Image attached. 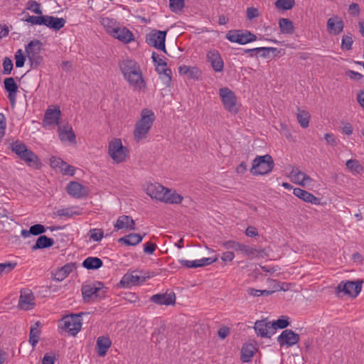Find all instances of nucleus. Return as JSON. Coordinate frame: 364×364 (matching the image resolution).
Here are the masks:
<instances>
[{
    "label": "nucleus",
    "instance_id": "obj_55",
    "mask_svg": "<svg viewBox=\"0 0 364 364\" xmlns=\"http://www.w3.org/2000/svg\"><path fill=\"white\" fill-rule=\"evenodd\" d=\"M271 324L273 326L274 331L277 328L280 329L287 328L289 325V322L287 319L279 318L273 323H271Z\"/></svg>",
    "mask_w": 364,
    "mask_h": 364
},
{
    "label": "nucleus",
    "instance_id": "obj_33",
    "mask_svg": "<svg viewBox=\"0 0 364 364\" xmlns=\"http://www.w3.org/2000/svg\"><path fill=\"white\" fill-rule=\"evenodd\" d=\"M144 236L137 233H130L118 240L119 243L125 245L134 246L140 243L143 240Z\"/></svg>",
    "mask_w": 364,
    "mask_h": 364
},
{
    "label": "nucleus",
    "instance_id": "obj_11",
    "mask_svg": "<svg viewBox=\"0 0 364 364\" xmlns=\"http://www.w3.org/2000/svg\"><path fill=\"white\" fill-rule=\"evenodd\" d=\"M166 31H154L147 36L146 42L149 46L166 53Z\"/></svg>",
    "mask_w": 364,
    "mask_h": 364
},
{
    "label": "nucleus",
    "instance_id": "obj_2",
    "mask_svg": "<svg viewBox=\"0 0 364 364\" xmlns=\"http://www.w3.org/2000/svg\"><path fill=\"white\" fill-rule=\"evenodd\" d=\"M154 119L155 115L152 110L149 109L141 110L140 119L136 122L134 131V138L136 142L147 137Z\"/></svg>",
    "mask_w": 364,
    "mask_h": 364
},
{
    "label": "nucleus",
    "instance_id": "obj_29",
    "mask_svg": "<svg viewBox=\"0 0 364 364\" xmlns=\"http://www.w3.org/2000/svg\"><path fill=\"white\" fill-rule=\"evenodd\" d=\"M144 281L145 278H141V277L136 274H134L133 273H127L122 277L120 281V284L124 287H128L129 286L138 285L143 283Z\"/></svg>",
    "mask_w": 364,
    "mask_h": 364
},
{
    "label": "nucleus",
    "instance_id": "obj_53",
    "mask_svg": "<svg viewBox=\"0 0 364 364\" xmlns=\"http://www.w3.org/2000/svg\"><path fill=\"white\" fill-rule=\"evenodd\" d=\"M13 62L9 57H5L3 60V74L9 75L13 69Z\"/></svg>",
    "mask_w": 364,
    "mask_h": 364
},
{
    "label": "nucleus",
    "instance_id": "obj_19",
    "mask_svg": "<svg viewBox=\"0 0 364 364\" xmlns=\"http://www.w3.org/2000/svg\"><path fill=\"white\" fill-rule=\"evenodd\" d=\"M34 296L31 290H23L21 291V296L18 301V306L23 310H30L33 308Z\"/></svg>",
    "mask_w": 364,
    "mask_h": 364
},
{
    "label": "nucleus",
    "instance_id": "obj_54",
    "mask_svg": "<svg viewBox=\"0 0 364 364\" xmlns=\"http://www.w3.org/2000/svg\"><path fill=\"white\" fill-rule=\"evenodd\" d=\"M55 214L60 217L65 216V217L70 218L75 215H80V213L77 212V211H73V210H70L69 208H63V209L58 210L55 212Z\"/></svg>",
    "mask_w": 364,
    "mask_h": 364
},
{
    "label": "nucleus",
    "instance_id": "obj_40",
    "mask_svg": "<svg viewBox=\"0 0 364 364\" xmlns=\"http://www.w3.org/2000/svg\"><path fill=\"white\" fill-rule=\"evenodd\" d=\"M274 290H259L254 288H249L247 289V292L250 295L253 296H269L272 294L275 291L277 290H283L284 289L282 287H279V284L277 285V287H274Z\"/></svg>",
    "mask_w": 364,
    "mask_h": 364
},
{
    "label": "nucleus",
    "instance_id": "obj_49",
    "mask_svg": "<svg viewBox=\"0 0 364 364\" xmlns=\"http://www.w3.org/2000/svg\"><path fill=\"white\" fill-rule=\"evenodd\" d=\"M104 237V232L102 229L93 228L90 230V238L95 242H100Z\"/></svg>",
    "mask_w": 364,
    "mask_h": 364
},
{
    "label": "nucleus",
    "instance_id": "obj_50",
    "mask_svg": "<svg viewBox=\"0 0 364 364\" xmlns=\"http://www.w3.org/2000/svg\"><path fill=\"white\" fill-rule=\"evenodd\" d=\"M169 7L173 12H180L184 7V0H169Z\"/></svg>",
    "mask_w": 364,
    "mask_h": 364
},
{
    "label": "nucleus",
    "instance_id": "obj_25",
    "mask_svg": "<svg viewBox=\"0 0 364 364\" xmlns=\"http://www.w3.org/2000/svg\"><path fill=\"white\" fill-rule=\"evenodd\" d=\"M327 30L330 34L338 35L341 33L344 28L343 21L338 16H333L328 18L327 21Z\"/></svg>",
    "mask_w": 364,
    "mask_h": 364
},
{
    "label": "nucleus",
    "instance_id": "obj_43",
    "mask_svg": "<svg viewBox=\"0 0 364 364\" xmlns=\"http://www.w3.org/2000/svg\"><path fill=\"white\" fill-rule=\"evenodd\" d=\"M295 4V0H277L274 3L276 8L282 10H290Z\"/></svg>",
    "mask_w": 364,
    "mask_h": 364
},
{
    "label": "nucleus",
    "instance_id": "obj_8",
    "mask_svg": "<svg viewBox=\"0 0 364 364\" xmlns=\"http://www.w3.org/2000/svg\"><path fill=\"white\" fill-rule=\"evenodd\" d=\"M83 314H85L82 312L65 316L62 320L63 323L62 328L71 336H75L82 328L81 316Z\"/></svg>",
    "mask_w": 364,
    "mask_h": 364
},
{
    "label": "nucleus",
    "instance_id": "obj_17",
    "mask_svg": "<svg viewBox=\"0 0 364 364\" xmlns=\"http://www.w3.org/2000/svg\"><path fill=\"white\" fill-rule=\"evenodd\" d=\"M254 328L257 335L262 337L269 338L274 334V327L270 321L265 320L257 321L255 323Z\"/></svg>",
    "mask_w": 364,
    "mask_h": 364
},
{
    "label": "nucleus",
    "instance_id": "obj_13",
    "mask_svg": "<svg viewBox=\"0 0 364 364\" xmlns=\"http://www.w3.org/2000/svg\"><path fill=\"white\" fill-rule=\"evenodd\" d=\"M289 178L293 183L301 186H309L313 181L312 178H311L304 172L300 171L297 167H294L292 168L289 173Z\"/></svg>",
    "mask_w": 364,
    "mask_h": 364
},
{
    "label": "nucleus",
    "instance_id": "obj_45",
    "mask_svg": "<svg viewBox=\"0 0 364 364\" xmlns=\"http://www.w3.org/2000/svg\"><path fill=\"white\" fill-rule=\"evenodd\" d=\"M16 262H14L0 263V276L10 273L16 267Z\"/></svg>",
    "mask_w": 364,
    "mask_h": 364
},
{
    "label": "nucleus",
    "instance_id": "obj_42",
    "mask_svg": "<svg viewBox=\"0 0 364 364\" xmlns=\"http://www.w3.org/2000/svg\"><path fill=\"white\" fill-rule=\"evenodd\" d=\"M25 9L37 15H41L43 14L41 4L34 0L28 1L26 4Z\"/></svg>",
    "mask_w": 364,
    "mask_h": 364
},
{
    "label": "nucleus",
    "instance_id": "obj_62",
    "mask_svg": "<svg viewBox=\"0 0 364 364\" xmlns=\"http://www.w3.org/2000/svg\"><path fill=\"white\" fill-rule=\"evenodd\" d=\"M156 248V244L149 242L144 245V252L149 255H152L154 252Z\"/></svg>",
    "mask_w": 364,
    "mask_h": 364
},
{
    "label": "nucleus",
    "instance_id": "obj_63",
    "mask_svg": "<svg viewBox=\"0 0 364 364\" xmlns=\"http://www.w3.org/2000/svg\"><path fill=\"white\" fill-rule=\"evenodd\" d=\"M56 358L54 355L46 354L43 358L42 364H54Z\"/></svg>",
    "mask_w": 364,
    "mask_h": 364
},
{
    "label": "nucleus",
    "instance_id": "obj_44",
    "mask_svg": "<svg viewBox=\"0 0 364 364\" xmlns=\"http://www.w3.org/2000/svg\"><path fill=\"white\" fill-rule=\"evenodd\" d=\"M310 115L308 112L302 110L297 114V120L303 128L309 127Z\"/></svg>",
    "mask_w": 364,
    "mask_h": 364
},
{
    "label": "nucleus",
    "instance_id": "obj_64",
    "mask_svg": "<svg viewBox=\"0 0 364 364\" xmlns=\"http://www.w3.org/2000/svg\"><path fill=\"white\" fill-rule=\"evenodd\" d=\"M247 16L249 19H252L259 16V11L255 8L250 7L247 10Z\"/></svg>",
    "mask_w": 364,
    "mask_h": 364
},
{
    "label": "nucleus",
    "instance_id": "obj_26",
    "mask_svg": "<svg viewBox=\"0 0 364 364\" xmlns=\"http://www.w3.org/2000/svg\"><path fill=\"white\" fill-rule=\"evenodd\" d=\"M60 116L61 112L59 108L48 109L44 115L43 123L46 125H58Z\"/></svg>",
    "mask_w": 364,
    "mask_h": 364
},
{
    "label": "nucleus",
    "instance_id": "obj_31",
    "mask_svg": "<svg viewBox=\"0 0 364 364\" xmlns=\"http://www.w3.org/2000/svg\"><path fill=\"white\" fill-rule=\"evenodd\" d=\"M111 345L112 342L108 337H99L97 340L96 344V352L97 355L100 357H104Z\"/></svg>",
    "mask_w": 364,
    "mask_h": 364
},
{
    "label": "nucleus",
    "instance_id": "obj_5",
    "mask_svg": "<svg viewBox=\"0 0 364 364\" xmlns=\"http://www.w3.org/2000/svg\"><path fill=\"white\" fill-rule=\"evenodd\" d=\"M274 167L272 157L266 154L257 156L252 161V166L250 172L253 175H264L270 173Z\"/></svg>",
    "mask_w": 364,
    "mask_h": 364
},
{
    "label": "nucleus",
    "instance_id": "obj_35",
    "mask_svg": "<svg viewBox=\"0 0 364 364\" xmlns=\"http://www.w3.org/2000/svg\"><path fill=\"white\" fill-rule=\"evenodd\" d=\"M75 268V263H68L62 267L55 274L54 279L56 281L60 282L63 281L65 278L68 277V275L71 273L73 269Z\"/></svg>",
    "mask_w": 364,
    "mask_h": 364
},
{
    "label": "nucleus",
    "instance_id": "obj_30",
    "mask_svg": "<svg viewBox=\"0 0 364 364\" xmlns=\"http://www.w3.org/2000/svg\"><path fill=\"white\" fill-rule=\"evenodd\" d=\"M58 136L62 141L75 142V134L71 127L59 126Z\"/></svg>",
    "mask_w": 364,
    "mask_h": 364
},
{
    "label": "nucleus",
    "instance_id": "obj_38",
    "mask_svg": "<svg viewBox=\"0 0 364 364\" xmlns=\"http://www.w3.org/2000/svg\"><path fill=\"white\" fill-rule=\"evenodd\" d=\"M165 193L166 194L162 202L166 203L179 204L183 200V197L181 195L175 192H171V190L168 188H166Z\"/></svg>",
    "mask_w": 364,
    "mask_h": 364
},
{
    "label": "nucleus",
    "instance_id": "obj_60",
    "mask_svg": "<svg viewBox=\"0 0 364 364\" xmlns=\"http://www.w3.org/2000/svg\"><path fill=\"white\" fill-rule=\"evenodd\" d=\"M151 58L156 65V66H162V67H164V66H166V63L159 57V55H157L156 53H152V56H151Z\"/></svg>",
    "mask_w": 364,
    "mask_h": 364
},
{
    "label": "nucleus",
    "instance_id": "obj_23",
    "mask_svg": "<svg viewBox=\"0 0 364 364\" xmlns=\"http://www.w3.org/2000/svg\"><path fill=\"white\" fill-rule=\"evenodd\" d=\"M43 26L53 29L55 31H59L64 27L66 21L63 18H58L49 15H44Z\"/></svg>",
    "mask_w": 364,
    "mask_h": 364
},
{
    "label": "nucleus",
    "instance_id": "obj_4",
    "mask_svg": "<svg viewBox=\"0 0 364 364\" xmlns=\"http://www.w3.org/2000/svg\"><path fill=\"white\" fill-rule=\"evenodd\" d=\"M82 294L85 303L95 301L105 296L106 290L102 282H93L82 287Z\"/></svg>",
    "mask_w": 364,
    "mask_h": 364
},
{
    "label": "nucleus",
    "instance_id": "obj_12",
    "mask_svg": "<svg viewBox=\"0 0 364 364\" xmlns=\"http://www.w3.org/2000/svg\"><path fill=\"white\" fill-rule=\"evenodd\" d=\"M300 339L299 334L292 330L286 329L277 338V342L281 346L290 347L296 344Z\"/></svg>",
    "mask_w": 364,
    "mask_h": 364
},
{
    "label": "nucleus",
    "instance_id": "obj_47",
    "mask_svg": "<svg viewBox=\"0 0 364 364\" xmlns=\"http://www.w3.org/2000/svg\"><path fill=\"white\" fill-rule=\"evenodd\" d=\"M40 331L37 327L31 326L29 334V343L33 347H35L38 342Z\"/></svg>",
    "mask_w": 364,
    "mask_h": 364
},
{
    "label": "nucleus",
    "instance_id": "obj_59",
    "mask_svg": "<svg viewBox=\"0 0 364 364\" xmlns=\"http://www.w3.org/2000/svg\"><path fill=\"white\" fill-rule=\"evenodd\" d=\"M240 33H239V31H237L235 33H232L230 31L229 33H227V36H226V38L230 42L237 43L239 44H240Z\"/></svg>",
    "mask_w": 364,
    "mask_h": 364
},
{
    "label": "nucleus",
    "instance_id": "obj_22",
    "mask_svg": "<svg viewBox=\"0 0 364 364\" xmlns=\"http://www.w3.org/2000/svg\"><path fill=\"white\" fill-rule=\"evenodd\" d=\"M238 252L248 257L250 259H254L258 257L264 258L267 255L265 250L263 249H257L255 247L249 246L242 243Z\"/></svg>",
    "mask_w": 364,
    "mask_h": 364
},
{
    "label": "nucleus",
    "instance_id": "obj_7",
    "mask_svg": "<svg viewBox=\"0 0 364 364\" xmlns=\"http://www.w3.org/2000/svg\"><path fill=\"white\" fill-rule=\"evenodd\" d=\"M42 47L43 43L37 39L30 41L26 46V55L33 68H38L43 61L41 55Z\"/></svg>",
    "mask_w": 364,
    "mask_h": 364
},
{
    "label": "nucleus",
    "instance_id": "obj_14",
    "mask_svg": "<svg viewBox=\"0 0 364 364\" xmlns=\"http://www.w3.org/2000/svg\"><path fill=\"white\" fill-rule=\"evenodd\" d=\"M207 61L210 63L215 72L220 73L223 70L224 63L220 54L216 50H212L208 52Z\"/></svg>",
    "mask_w": 364,
    "mask_h": 364
},
{
    "label": "nucleus",
    "instance_id": "obj_27",
    "mask_svg": "<svg viewBox=\"0 0 364 364\" xmlns=\"http://www.w3.org/2000/svg\"><path fill=\"white\" fill-rule=\"evenodd\" d=\"M293 193L299 198L303 200L305 202L310 203L311 204L317 205L320 203V199L312 193L307 192L300 188H294Z\"/></svg>",
    "mask_w": 364,
    "mask_h": 364
},
{
    "label": "nucleus",
    "instance_id": "obj_28",
    "mask_svg": "<svg viewBox=\"0 0 364 364\" xmlns=\"http://www.w3.org/2000/svg\"><path fill=\"white\" fill-rule=\"evenodd\" d=\"M112 33L114 38L124 43H128L134 40L132 33L125 27L114 28Z\"/></svg>",
    "mask_w": 364,
    "mask_h": 364
},
{
    "label": "nucleus",
    "instance_id": "obj_41",
    "mask_svg": "<svg viewBox=\"0 0 364 364\" xmlns=\"http://www.w3.org/2000/svg\"><path fill=\"white\" fill-rule=\"evenodd\" d=\"M44 15L31 16L27 14L22 20L25 22L31 23L33 26H42L44 21Z\"/></svg>",
    "mask_w": 364,
    "mask_h": 364
},
{
    "label": "nucleus",
    "instance_id": "obj_10",
    "mask_svg": "<svg viewBox=\"0 0 364 364\" xmlns=\"http://www.w3.org/2000/svg\"><path fill=\"white\" fill-rule=\"evenodd\" d=\"M219 95L225 109L231 113H237V100L234 92L228 87H223L219 90Z\"/></svg>",
    "mask_w": 364,
    "mask_h": 364
},
{
    "label": "nucleus",
    "instance_id": "obj_21",
    "mask_svg": "<svg viewBox=\"0 0 364 364\" xmlns=\"http://www.w3.org/2000/svg\"><path fill=\"white\" fill-rule=\"evenodd\" d=\"M217 260L218 257H215L214 259L211 257H203L200 259H196L193 261L179 259L178 262L187 268H197L209 265L216 262Z\"/></svg>",
    "mask_w": 364,
    "mask_h": 364
},
{
    "label": "nucleus",
    "instance_id": "obj_57",
    "mask_svg": "<svg viewBox=\"0 0 364 364\" xmlns=\"http://www.w3.org/2000/svg\"><path fill=\"white\" fill-rule=\"evenodd\" d=\"M241 245V243H239L235 240H228L225 241L223 243V246L225 249H232L237 252H238L240 247Z\"/></svg>",
    "mask_w": 364,
    "mask_h": 364
},
{
    "label": "nucleus",
    "instance_id": "obj_51",
    "mask_svg": "<svg viewBox=\"0 0 364 364\" xmlns=\"http://www.w3.org/2000/svg\"><path fill=\"white\" fill-rule=\"evenodd\" d=\"M353 38L350 35L343 36L341 41V48L343 50H350L352 48Z\"/></svg>",
    "mask_w": 364,
    "mask_h": 364
},
{
    "label": "nucleus",
    "instance_id": "obj_1",
    "mask_svg": "<svg viewBox=\"0 0 364 364\" xmlns=\"http://www.w3.org/2000/svg\"><path fill=\"white\" fill-rule=\"evenodd\" d=\"M119 69L129 85L136 91H144L146 83L139 65L134 60L127 58L119 63Z\"/></svg>",
    "mask_w": 364,
    "mask_h": 364
},
{
    "label": "nucleus",
    "instance_id": "obj_15",
    "mask_svg": "<svg viewBox=\"0 0 364 364\" xmlns=\"http://www.w3.org/2000/svg\"><path fill=\"white\" fill-rule=\"evenodd\" d=\"M135 229V221L129 215H122L119 216L116 223L114 224V232L119 230H134Z\"/></svg>",
    "mask_w": 364,
    "mask_h": 364
},
{
    "label": "nucleus",
    "instance_id": "obj_16",
    "mask_svg": "<svg viewBox=\"0 0 364 364\" xmlns=\"http://www.w3.org/2000/svg\"><path fill=\"white\" fill-rule=\"evenodd\" d=\"M166 188L158 183L146 186V192L153 199L163 201Z\"/></svg>",
    "mask_w": 364,
    "mask_h": 364
},
{
    "label": "nucleus",
    "instance_id": "obj_34",
    "mask_svg": "<svg viewBox=\"0 0 364 364\" xmlns=\"http://www.w3.org/2000/svg\"><path fill=\"white\" fill-rule=\"evenodd\" d=\"M256 352V348L253 344L245 343L242 346L241 349L240 359L243 363H247L251 360Z\"/></svg>",
    "mask_w": 364,
    "mask_h": 364
},
{
    "label": "nucleus",
    "instance_id": "obj_20",
    "mask_svg": "<svg viewBox=\"0 0 364 364\" xmlns=\"http://www.w3.org/2000/svg\"><path fill=\"white\" fill-rule=\"evenodd\" d=\"M67 192L71 196L76 198H81L87 194V188L78 182L71 181L66 187Z\"/></svg>",
    "mask_w": 364,
    "mask_h": 364
},
{
    "label": "nucleus",
    "instance_id": "obj_56",
    "mask_svg": "<svg viewBox=\"0 0 364 364\" xmlns=\"http://www.w3.org/2000/svg\"><path fill=\"white\" fill-rule=\"evenodd\" d=\"M46 232L45 227L41 224H36L30 228V233L33 235H39Z\"/></svg>",
    "mask_w": 364,
    "mask_h": 364
},
{
    "label": "nucleus",
    "instance_id": "obj_48",
    "mask_svg": "<svg viewBox=\"0 0 364 364\" xmlns=\"http://www.w3.org/2000/svg\"><path fill=\"white\" fill-rule=\"evenodd\" d=\"M257 37L255 34L250 31H246L245 33H240V44L244 45L255 41Z\"/></svg>",
    "mask_w": 364,
    "mask_h": 364
},
{
    "label": "nucleus",
    "instance_id": "obj_18",
    "mask_svg": "<svg viewBox=\"0 0 364 364\" xmlns=\"http://www.w3.org/2000/svg\"><path fill=\"white\" fill-rule=\"evenodd\" d=\"M151 301L159 305H173L176 302V295L173 291L153 295Z\"/></svg>",
    "mask_w": 364,
    "mask_h": 364
},
{
    "label": "nucleus",
    "instance_id": "obj_39",
    "mask_svg": "<svg viewBox=\"0 0 364 364\" xmlns=\"http://www.w3.org/2000/svg\"><path fill=\"white\" fill-rule=\"evenodd\" d=\"M279 26L282 33L292 34L294 31V27L291 21L288 18H280Z\"/></svg>",
    "mask_w": 364,
    "mask_h": 364
},
{
    "label": "nucleus",
    "instance_id": "obj_46",
    "mask_svg": "<svg viewBox=\"0 0 364 364\" xmlns=\"http://www.w3.org/2000/svg\"><path fill=\"white\" fill-rule=\"evenodd\" d=\"M347 168L350 169L353 173H360L363 168L358 161L355 159H349L346 161V164Z\"/></svg>",
    "mask_w": 364,
    "mask_h": 364
},
{
    "label": "nucleus",
    "instance_id": "obj_3",
    "mask_svg": "<svg viewBox=\"0 0 364 364\" xmlns=\"http://www.w3.org/2000/svg\"><path fill=\"white\" fill-rule=\"evenodd\" d=\"M11 150L28 166L38 168L41 164L37 155L28 149L25 144L17 140L9 144Z\"/></svg>",
    "mask_w": 364,
    "mask_h": 364
},
{
    "label": "nucleus",
    "instance_id": "obj_61",
    "mask_svg": "<svg viewBox=\"0 0 364 364\" xmlns=\"http://www.w3.org/2000/svg\"><path fill=\"white\" fill-rule=\"evenodd\" d=\"M348 11H349L350 14L352 16H358L360 12L359 5L357 3H352L349 6Z\"/></svg>",
    "mask_w": 364,
    "mask_h": 364
},
{
    "label": "nucleus",
    "instance_id": "obj_58",
    "mask_svg": "<svg viewBox=\"0 0 364 364\" xmlns=\"http://www.w3.org/2000/svg\"><path fill=\"white\" fill-rule=\"evenodd\" d=\"M163 73L160 75L161 79L166 84H169L171 81L172 72L169 68H163Z\"/></svg>",
    "mask_w": 364,
    "mask_h": 364
},
{
    "label": "nucleus",
    "instance_id": "obj_24",
    "mask_svg": "<svg viewBox=\"0 0 364 364\" xmlns=\"http://www.w3.org/2000/svg\"><path fill=\"white\" fill-rule=\"evenodd\" d=\"M4 85L5 90L8 92V98L14 105L16 100L18 85L14 79L11 77L6 78L4 81Z\"/></svg>",
    "mask_w": 364,
    "mask_h": 364
},
{
    "label": "nucleus",
    "instance_id": "obj_36",
    "mask_svg": "<svg viewBox=\"0 0 364 364\" xmlns=\"http://www.w3.org/2000/svg\"><path fill=\"white\" fill-rule=\"evenodd\" d=\"M55 242L53 239L48 237L46 235H41L36 240V244L32 246L33 250H36L38 249H43L52 247L54 245Z\"/></svg>",
    "mask_w": 364,
    "mask_h": 364
},
{
    "label": "nucleus",
    "instance_id": "obj_32",
    "mask_svg": "<svg viewBox=\"0 0 364 364\" xmlns=\"http://www.w3.org/2000/svg\"><path fill=\"white\" fill-rule=\"evenodd\" d=\"M181 75H186L190 79L197 80L201 75L200 70L196 67L181 65L178 68Z\"/></svg>",
    "mask_w": 364,
    "mask_h": 364
},
{
    "label": "nucleus",
    "instance_id": "obj_37",
    "mask_svg": "<svg viewBox=\"0 0 364 364\" xmlns=\"http://www.w3.org/2000/svg\"><path fill=\"white\" fill-rule=\"evenodd\" d=\"M103 264L102 261L95 257H88L82 262V267L87 269H97Z\"/></svg>",
    "mask_w": 364,
    "mask_h": 364
},
{
    "label": "nucleus",
    "instance_id": "obj_6",
    "mask_svg": "<svg viewBox=\"0 0 364 364\" xmlns=\"http://www.w3.org/2000/svg\"><path fill=\"white\" fill-rule=\"evenodd\" d=\"M362 280L342 281L336 288V294L338 296H349L350 297H356L362 289Z\"/></svg>",
    "mask_w": 364,
    "mask_h": 364
},
{
    "label": "nucleus",
    "instance_id": "obj_9",
    "mask_svg": "<svg viewBox=\"0 0 364 364\" xmlns=\"http://www.w3.org/2000/svg\"><path fill=\"white\" fill-rule=\"evenodd\" d=\"M109 154L110 157L117 163H121L126 160L128 152L122 146L119 139H115L109 144Z\"/></svg>",
    "mask_w": 364,
    "mask_h": 364
},
{
    "label": "nucleus",
    "instance_id": "obj_52",
    "mask_svg": "<svg viewBox=\"0 0 364 364\" xmlns=\"http://www.w3.org/2000/svg\"><path fill=\"white\" fill-rule=\"evenodd\" d=\"M16 66L17 68H22L26 61V57L23 53L22 50L19 49L15 53Z\"/></svg>",
    "mask_w": 364,
    "mask_h": 364
}]
</instances>
